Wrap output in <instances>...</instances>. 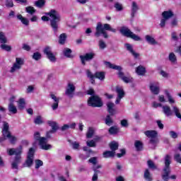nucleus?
<instances>
[{
  "label": "nucleus",
  "mask_w": 181,
  "mask_h": 181,
  "mask_svg": "<svg viewBox=\"0 0 181 181\" xmlns=\"http://www.w3.org/2000/svg\"><path fill=\"white\" fill-rule=\"evenodd\" d=\"M46 16H43L41 19L44 22H47L50 21L51 27L54 32V33H57V30L59 29V22H60V14L56 10H51L50 12L47 13Z\"/></svg>",
  "instance_id": "f257e3e1"
},
{
  "label": "nucleus",
  "mask_w": 181,
  "mask_h": 181,
  "mask_svg": "<svg viewBox=\"0 0 181 181\" xmlns=\"http://www.w3.org/2000/svg\"><path fill=\"white\" fill-rule=\"evenodd\" d=\"M109 32H112V33H117V29L111 28V25L108 23H105L103 25L101 23H98L95 28V37H100L102 35L105 39H108Z\"/></svg>",
  "instance_id": "f03ea898"
},
{
  "label": "nucleus",
  "mask_w": 181,
  "mask_h": 181,
  "mask_svg": "<svg viewBox=\"0 0 181 181\" xmlns=\"http://www.w3.org/2000/svg\"><path fill=\"white\" fill-rule=\"evenodd\" d=\"M165 166L163 169V175L161 176L163 180L169 181V175H170V163H172V157L167 154L164 157Z\"/></svg>",
  "instance_id": "7ed1b4c3"
},
{
  "label": "nucleus",
  "mask_w": 181,
  "mask_h": 181,
  "mask_svg": "<svg viewBox=\"0 0 181 181\" xmlns=\"http://www.w3.org/2000/svg\"><path fill=\"white\" fill-rule=\"evenodd\" d=\"M34 139L36 142H38L41 149L44 151L52 149V145L47 144V139L46 137L40 136V132H35L34 133Z\"/></svg>",
  "instance_id": "20e7f679"
},
{
  "label": "nucleus",
  "mask_w": 181,
  "mask_h": 181,
  "mask_svg": "<svg viewBox=\"0 0 181 181\" xmlns=\"http://www.w3.org/2000/svg\"><path fill=\"white\" fill-rule=\"evenodd\" d=\"M119 32L123 36L130 37V39H132L136 42H139L141 40L139 36L135 35L132 31H131V30H129V28L127 27H122Z\"/></svg>",
  "instance_id": "39448f33"
},
{
  "label": "nucleus",
  "mask_w": 181,
  "mask_h": 181,
  "mask_svg": "<svg viewBox=\"0 0 181 181\" xmlns=\"http://www.w3.org/2000/svg\"><path fill=\"white\" fill-rule=\"evenodd\" d=\"M173 12L170 10L163 11L161 14L163 18H161L160 21V27L165 28L168 23V20L170 19V18H173Z\"/></svg>",
  "instance_id": "423d86ee"
},
{
  "label": "nucleus",
  "mask_w": 181,
  "mask_h": 181,
  "mask_svg": "<svg viewBox=\"0 0 181 181\" xmlns=\"http://www.w3.org/2000/svg\"><path fill=\"white\" fill-rule=\"evenodd\" d=\"M2 132L4 138H8L11 144H15L16 142V138L11 135V132H9V124L7 122L4 123Z\"/></svg>",
  "instance_id": "0eeeda50"
},
{
  "label": "nucleus",
  "mask_w": 181,
  "mask_h": 181,
  "mask_svg": "<svg viewBox=\"0 0 181 181\" xmlns=\"http://www.w3.org/2000/svg\"><path fill=\"white\" fill-rule=\"evenodd\" d=\"M88 105L89 107H103V102H101V98L98 95H93L88 100Z\"/></svg>",
  "instance_id": "6e6552de"
},
{
  "label": "nucleus",
  "mask_w": 181,
  "mask_h": 181,
  "mask_svg": "<svg viewBox=\"0 0 181 181\" xmlns=\"http://www.w3.org/2000/svg\"><path fill=\"white\" fill-rule=\"evenodd\" d=\"M35 158V148H30L28 151V154L27 156V160L24 163L25 168H30L32 165H33V159Z\"/></svg>",
  "instance_id": "1a4fd4ad"
},
{
  "label": "nucleus",
  "mask_w": 181,
  "mask_h": 181,
  "mask_svg": "<svg viewBox=\"0 0 181 181\" xmlns=\"http://www.w3.org/2000/svg\"><path fill=\"white\" fill-rule=\"evenodd\" d=\"M24 64L25 60L23 58H16V62L13 64V67H11L10 73H15L16 70H21Z\"/></svg>",
  "instance_id": "9d476101"
},
{
  "label": "nucleus",
  "mask_w": 181,
  "mask_h": 181,
  "mask_svg": "<svg viewBox=\"0 0 181 181\" xmlns=\"http://www.w3.org/2000/svg\"><path fill=\"white\" fill-rule=\"evenodd\" d=\"M94 57H95V53L94 52H89L85 54L84 55L79 56L81 63L83 64V66H86V62H91Z\"/></svg>",
  "instance_id": "9b49d317"
},
{
  "label": "nucleus",
  "mask_w": 181,
  "mask_h": 181,
  "mask_svg": "<svg viewBox=\"0 0 181 181\" xmlns=\"http://www.w3.org/2000/svg\"><path fill=\"white\" fill-rule=\"evenodd\" d=\"M43 52L44 54H46L47 59H49V62H51L52 63H56L57 59H56V56H54V54L52 52V47H45Z\"/></svg>",
  "instance_id": "f8f14e48"
},
{
  "label": "nucleus",
  "mask_w": 181,
  "mask_h": 181,
  "mask_svg": "<svg viewBox=\"0 0 181 181\" xmlns=\"http://www.w3.org/2000/svg\"><path fill=\"white\" fill-rule=\"evenodd\" d=\"M144 134L148 136V138H151L150 143H151L153 145H155V144L158 142V139L156 138V136H158V132H156V131L148 130L145 132Z\"/></svg>",
  "instance_id": "ddd939ff"
},
{
  "label": "nucleus",
  "mask_w": 181,
  "mask_h": 181,
  "mask_svg": "<svg viewBox=\"0 0 181 181\" xmlns=\"http://www.w3.org/2000/svg\"><path fill=\"white\" fill-rule=\"evenodd\" d=\"M23 151V148L22 146H19L17 148H12L7 149V153H8L9 156H13L15 155L16 156H21L22 155V152Z\"/></svg>",
  "instance_id": "4468645a"
},
{
  "label": "nucleus",
  "mask_w": 181,
  "mask_h": 181,
  "mask_svg": "<svg viewBox=\"0 0 181 181\" xmlns=\"http://www.w3.org/2000/svg\"><path fill=\"white\" fill-rule=\"evenodd\" d=\"M74 91H76V86L74 84L69 83L65 90V95H67L69 98H73L74 97Z\"/></svg>",
  "instance_id": "2eb2a0df"
},
{
  "label": "nucleus",
  "mask_w": 181,
  "mask_h": 181,
  "mask_svg": "<svg viewBox=\"0 0 181 181\" xmlns=\"http://www.w3.org/2000/svg\"><path fill=\"white\" fill-rule=\"evenodd\" d=\"M116 93H117V98L115 104H118L125 96V92H124V89L122 87L116 86Z\"/></svg>",
  "instance_id": "dca6fc26"
},
{
  "label": "nucleus",
  "mask_w": 181,
  "mask_h": 181,
  "mask_svg": "<svg viewBox=\"0 0 181 181\" xmlns=\"http://www.w3.org/2000/svg\"><path fill=\"white\" fill-rule=\"evenodd\" d=\"M124 46L127 52H130L131 54L134 57V59H138V57H139V53L134 50V47L131 44L127 43L124 45Z\"/></svg>",
  "instance_id": "f3484780"
},
{
  "label": "nucleus",
  "mask_w": 181,
  "mask_h": 181,
  "mask_svg": "<svg viewBox=\"0 0 181 181\" xmlns=\"http://www.w3.org/2000/svg\"><path fill=\"white\" fill-rule=\"evenodd\" d=\"M150 90L151 91L155 94L156 95H158L159 94V82H153L150 83Z\"/></svg>",
  "instance_id": "a211bd4d"
},
{
  "label": "nucleus",
  "mask_w": 181,
  "mask_h": 181,
  "mask_svg": "<svg viewBox=\"0 0 181 181\" xmlns=\"http://www.w3.org/2000/svg\"><path fill=\"white\" fill-rule=\"evenodd\" d=\"M47 124L52 128V129L50 130V132L52 133L57 132V130L59 129V124H57V122L52 120H48L47 122Z\"/></svg>",
  "instance_id": "6ab92c4d"
},
{
  "label": "nucleus",
  "mask_w": 181,
  "mask_h": 181,
  "mask_svg": "<svg viewBox=\"0 0 181 181\" xmlns=\"http://www.w3.org/2000/svg\"><path fill=\"white\" fill-rule=\"evenodd\" d=\"M118 76L119 77V78H121V80H122V81H124V83H132V81H134V79L132 78V77L131 76H125V75H124V72L120 71L118 72Z\"/></svg>",
  "instance_id": "aec40b11"
},
{
  "label": "nucleus",
  "mask_w": 181,
  "mask_h": 181,
  "mask_svg": "<svg viewBox=\"0 0 181 181\" xmlns=\"http://www.w3.org/2000/svg\"><path fill=\"white\" fill-rule=\"evenodd\" d=\"M139 11V6H138V4L135 1H132V13L131 16L132 18H135V15L136 13Z\"/></svg>",
  "instance_id": "412c9836"
},
{
  "label": "nucleus",
  "mask_w": 181,
  "mask_h": 181,
  "mask_svg": "<svg viewBox=\"0 0 181 181\" xmlns=\"http://www.w3.org/2000/svg\"><path fill=\"white\" fill-rule=\"evenodd\" d=\"M163 112L166 115V117H170L173 115V112L172 111V109H170V107L168 105H163L162 107Z\"/></svg>",
  "instance_id": "4be33fe9"
},
{
  "label": "nucleus",
  "mask_w": 181,
  "mask_h": 181,
  "mask_svg": "<svg viewBox=\"0 0 181 181\" xmlns=\"http://www.w3.org/2000/svg\"><path fill=\"white\" fill-rule=\"evenodd\" d=\"M105 65L108 66L109 69H112L113 70H117L119 73L122 71V66L111 64L110 62H106Z\"/></svg>",
  "instance_id": "5701e85b"
},
{
  "label": "nucleus",
  "mask_w": 181,
  "mask_h": 181,
  "mask_svg": "<svg viewBox=\"0 0 181 181\" xmlns=\"http://www.w3.org/2000/svg\"><path fill=\"white\" fill-rule=\"evenodd\" d=\"M136 73L138 76H145L146 69L144 66L139 65L136 68Z\"/></svg>",
  "instance_id": "b1692460"
},
{
  "label": "nucleus",
  "mask_w": 181,
  "mask_h": 181,
  "mask_svg": "<svg viewBox=\"0 0 181 181\" xmlns=\"http://www.w3.org/2000/svg\"><path fill=\"white\" fill-rule=\"evenodd\" d=\"M22 159L21 156H16L14 160L11 163L12 169H18L19 163H21V160Z\"/></svg>",
  "instance_id": "393cba45"
},
{
  "label": "nucleus",
  "mask_w": 181,
  "mask_h": 181,
  "mask_svg": "<svg viewBox=\"0 0 181 181\" xmlns=\"http://www.w3.org/2000/svg\"><path fill=\"white\" fill-rule=\"evenodd\" d=\"M107 112L110 115H114L115 114V109H114V107H115V105L112 102H108L107 103Z\"/></svg>",
  "instance_id": "a878e982"
},
{
  "label": "nucleus",
  "mask_w": 181,
  "mask_h": 181,
  "mask_svg": "<svg viewBox=\"0 0 181 181\" xmlns=\"http://www.w3.org/2000/svg\"><path fill=\"white\" fill-rule=\"evenodd\" d=\"M145 39L149 45H158V42L152 35H147L145 36Z\"/></svg>",
  "instance_id": "bb28decb"
},
{
  "label": "nucleus",
  "mask_w": 181,
  "mask_h": 181,
  "mask_svg": "<svg viewBox=\"0 0 181 181\" xmlns=\"http://www.w3.org/2000/svg\"><path fill=\"white\" fill-rule=\"evenodd\" d=\"M95 78H98L100 81H104V80H105V73L103 71L95 72Z\"/></svg>",
  "instance_id": "cd10ccee"
},
{
  "label": "nucleus",
  "mask_w": 181,
  "mask_h": 181,
  "mask_svg": "<svg viewBox=\"0 0 181 181\" xmlns=\"http://www.w3.org/2000/svg\"><path fill=\"white\" fill-rule=\"evenodd\" d=\"M134 147L136 148V151H141L144 149V144L141 141L136 140L134 141Z\"/></svg>",
  "instance_id": "c85d7f7f"
},
{
  "label": "nucleus",
  "mask_w": 181,
  "mask_h": 181,
  "mask_svg": "<svg viewBox=\"0 0 181 181\" xmlns=\"http://www.w3.org/2000/svg\"><path fill=\"white\" fill-rule=\"evenodd\" d=\"M8 110L11 114H18V107L14 104H8Z\"/></svg>",
  "instance_id": "c756f323"
},
{
  "label": "nucleus",
  "mask_w": 181,
  "mask_h": 181,
  "mask_svg": "<svg viewBox=\"0 0 181 181\" xmlns=\"http://www.w3.org/2000/svg\"><path fill=\"white\" fill-rule=\"evenodd\" d=\"M109 146L112 151V152H115L118 149V146H119V144H118V142L113 141L111 143H110Z\"/></svg>",
  "instance_id": "7c9ffc66"
},
{
  "label": "nucleus",
  "mask_w": 181,
  "mask_h": 181,
  "mask_svg": "<svg viewBox=\"0 0 181 181\" xmlns=\"http://www.w3.org/2000/svg\"><path fill=\"white\" fill-rule=\"evenodd\" d=\"M17 19L21 21V23H23V25H25V26L29 25V20H28L26 18H24L21 14L17 16Z\"/></svg>",
  "instance_id": "2f4dec72"
},
{
  "label": "nucleus",
  "mask_w": 181,
  "mask_h": 181,
  "mask_svg": "<svg viewBox=\"0 0 181 181\" xmlns=\"http://www.w3.org/2000/svg\"><path fill=\"white\" fill-rule=\"evenodd\" d=\"M18 110H25L26 102H25L24 98H20L18 101Z\"/></svg>",
  "instance_id": "473e14b6"
},
{
  "label": "nucleus",
  "mask_w": 181,
  "mask_h": 181,
  "mask_svg": "<svg viewBox=\"0 0 181 181\" xmlns=\"http://www.w3.org/2000/svg\"><path fill=\"white\" fill-rule=\"evenodd\" d=\"M25 12H27V13L29 15L33 16L35 13H36V9H35V7L29 6L25 7Z\"/></svg>",
  "instance_id": "72a5a7b5"
},
{
  "label": "nucleus",
  "mask_w": 181,
  "mask_h": 181,
  "mask_svg": "<svg viewBox=\"0 0 181 181\" xmlns=\"http://www.w3.org/2000/svg\"><path fill=\"white\" fill-rule=\"evenodd\" d=\"M165 94L168 100V103L170 104H175V103H176V101L175 100V99L173 98V97H172V95H170V93H169L168 90H165Z\"/></svg>",
  "instance_id": "f704fd0d"
},
{
  "label": "nucleus",
  "mask_w": 181,
  "mask_h": 181,
  "mask_svg": "<svg viewBox=\"0 0 181 181\" xmlns=\"http://www.w3.org/2000/svg\"><path fill=\"white\" fill-rule=\"evenodd\" d=\"M67 39V35L66 33H62L59 35V45H64Z\"/></svg>",
  "instance_id": "c9c22d12"
},
{
  "label": "nucleus",
  "mask_w": 181,
  "mask_h": 181,
  "mask_svg": "<svg viewBox=\"0 0 181 181\" xmlns=\"http://www.w3.org/2000/svg\"><path fill=\"white\" fill-rule=\"evenodd\" d=\"M114 156H115V151H107L103 153V158H114Z\"/></svg>",
  "instance_id": "e433bc0d"
},
{
  "label": "nucleus",
  "mask_w": 181,
  "mask_h": 181,
  "mask_svg": "<svg viewBox=\"0 0 181 181\" xmlns=\"http://www.w3.org/2000/svg\"><path fill=\"white\" fill-rule=\"evenodd\" d=\"M144 177L145 180L152 181V175H151L149 170L146 169L145 170Z\"/></svg>",
  "instance_id": "4c0bfd02"
},
{
  "label": "nucleus",
  "mask_w": 181,
  "mask_h": 181,
  "mask_svg": "<svg viewBox=\"0 0 181 181\" xmlns=\"http://www.w3.org/2000/svg\"><path fill=\"white\" fill-rule=\"evenodd\" d=\"M45 4L46 0H37L35 2V5L37 8H43Z\"/></svg>",
  "instance_id": "58836bf2"
},
{
  "label": "nucleus",
  "mask_w": 181,
  "mask_h": 181,
  "mask_svg": "<svg viewBox=\"0 0 181 181\" xmlns=\"http://www.w3.org/2000/svg\"><path fill=\"white\" fill-rule=\"evenodd\" d=\"M118 127L112 126L109 129V134H110V135H115V134H118Z\"/></svg>",
  "instance_id": "ea45409f"
},
{
  "label": "nucleus",
  "mask_w": 181,
  "mask_h": 181,
  "mask_svg": "<svg viewBox=\"0 0 181 181\" xmlns=\"http://www.w3.org/2000/svg\"><path fill=\"white\" fill-rule=\"evenodd\" d=\"M168 59L171 63H176L177 59L176 58V55L173 52H170L168 56Z\"/></svg>",
  "instance_id": "a19ab883"
},
{
  "label": "nucleus",
  "mask_w": 181,
  "mask_h": 181,
  "mask_svg": "<svg viewBox=\"0 0 181 181\" xmlns=\"http://www.w3.org/2000/svg\"><path fill=\"white\" fill-rule=\"evenodd\" d=\"M34 123L36 125H40V124H43V118L42 117V116H40V115L37 116L35 117V119H34Z\"/></svg>",
  "instance_id": "79ce46f5"
},
{
  "label": "nucleus",
  "mask_w": 181,
  "mask_h": 181,
  "mask_svg": "<svg viewBox=\"0 0 181 181\" xmlns=\"http://www.w3.org/2000/svg\"><path fill=\"white\" fill-rule=\"evenodd\" d=\"M0 42L1 44L8 43V38L5 36V33L0 32Z\"/></svg>",
  "instance_id": "37998d69"
},
{
  "label": "nucleus",
  "mask_w": 181,
  "mask_h": 181,
  "mask_svg": "<svg viewBox=\"0 0 181 181\" xmlns=\"http://www.w3.org/2000/svg\"><path fill=\"white\" fill-rule=\"evenodd\" d=\"M0 47L2 50H5L6 52H11L12 50V47L8 45H6V43H3Z\"/></svg>",
  "instance_id": "c03bdc74"
},
{
  "label": "nucleus",
  "mask_w": 181,
  "mask_h": 181,
  "mask_svg": "<svg viewBox=\"0 0 181 181\" xmlns=\"http://www.w3.org/2000/svg\"><path fill=\"white\" fill-rule=\"evenodd\" d=\"M93 135H94V129L93 127H89L86 133V138H93Z\"/></svg>",
  "instance_id": "a18cd8bd"
},
{
  "label": "nucleus",
  "mask_w": 181,
  "mask_h": 181,
  "mask_svg": "<svg viewBox=\"0 0 181 181\" xmlns=\"http://www.w3.org/2000/svg\"><path fill=\"white\" fill-rule=\"evenodd\" d=\"M105 122L106 124V125H107L108 127H111V125H112V123L114 122L112 121V119L111 118V116H110V115H107Z\"/></svg>",
  "instance_id": "49530a36"
},
{
  "label": "nucleus",
  "mask_w": 181,
  "mask_h": 181,
  "mask_svg": "<svg viewBox=\"0 0 181 181\" xmlns=\"http://www.w3.org/2000/svg\"><path fill=\"white\" fill-rule=\"evenodd\" d=\"M71 49L69 48H65L64 49V54L66 57L71 58L73 56L71 55Z\"/></svg>",
  "instance_id": "de8ad7c7"
},
{
  "label": "nucleus",
  "mask_w": 181,
  "mask_h": 181,
  "mask_svg": "<svg viewBox=\"0 0 181 181\" xmlns=\"http://www.w3.org/2000/svg\"><path fill=\"white\" fill-rule=\"evenodd\" d=\"M173 112H175V115H176V117L177 118H180V119H181V114H180V112L179 111V108H177V107L176 106H173Z\"/></svg>",
  "instance_id": "09e8293b"
},
{
  "label": "nucleus",
  "mask_w": 181,
  "mask_h": 181,
  "mask_svg": "<svg viewBox=\"0 0 181 181\" xmlns=\"http://www.w3.org/2000/svg\"><path fill=\"white\" fill-rule=\"evenodd\" d=\"M147 165H148V167L150 169H153V170H155V169H157V167L155 165V163H153V161H152L151 160H148L147 161Z\"/></svg>",
  "instance_id": "8fccbe9b"
},
{
  "label": "nucleus",
  "mask_w": 181,
  "mask_h": 181,
  "mask_svg": "<svg viewBox=\"0 0 181 181\" xmlns=\"http://www.w3.org/2000/svg\"><path fill=\"white\" fill-rule=\"evenodd\" d=\"M98 46L101 50H104V49L107 47V44L105 43V42H104V40H100L98 42Z\"/></svg>",
  "instance_id": "3c124183"
},
{
  "label": "nucleus",
  "mask_w": 181,
  "mask_h": 181,
  "mask_svg": "<svg viewBox=\"0 0 181 181\" xmlns=\"http://www.w3.org/2000/svg\"><path fill=\"white\" fill-rule=\"evenodd\" d=\"M87 146H89V148H95L97 146V144H95V141L90 140L86 141Z\"/></svg>",
  "instance_id": "603ef678"
},
{
  "label": "nucleus",
  "mask_w": 181,
  "mask_h": 181,
  "mask_svg": "<svg viewBox=\"0 0 181 181\" xmlns=\"http://www.w3.org/2000/svg\"><path fill=\"white\" fill-rule=\"evenodd\" d=\"M33 59L36 61L40 60L42 59V54L40 52H35L33 54Z\"/></svg>",
  "instance_id": "864d4df0"
},
{
  "label": "nucleus",
  "mask_w": 181,
  "mask_h": 181,
  "mask_svg": "<svg viewBox=\"0 0 181 181\" xmlns=\"http://www.w3.org/2000/svg\"><path fill=\"white\" fill-rule=\"evenodd\" d=\"M120 125L123 128H128V127H129V124L128 123V120H127V119L121 120Z\"/></svg>",
  "instance_id": "5fc2aeb1"
},
{
  "label": "nucleus",
  "mask_w": 181,
  "mask_h": 181,
  "mask_svg": "<svg viewBox=\"0 0 181 181\" xmlns=\"http://www.w3.org/2000/svg\"><path fill=\"white\" fill-rule=\"evenodd\" d=\"M174 160L177 162V163H180L181 164V155L180 153H175L174 155Z\"/></svg>",
  "instance_id": "6e6d98bb"
},
{
  "label": "nucleus",
  "mask_w": 181,
  "mask_h": 181,
  "mask_svg": "<svg viewBox=\"0 0 181 181\" xmlns=\"http://www.w3.org/2000/svg\"><path fill=\"white\" fill-rule=\"evenodd\" d=\"M35 169H39V168H40V166H43V161H42V160H35Z\"/></svg>",
  "instance_id": "4d7b16f0"
},
{
  "label": "nucleus",
  "mask_w": 181,
  "mask_h": 181,
  "mask_svg": "<svg viewBox=\"0 0 181 181\" xmlns=\"http://www.w3.org/2000/svg\"><path fill=\"white\" fill-rule=\"evenodd\" d=\"M170 26L172 28H176L177 26V18H173L170 23Z\"/></svg>",
  "instance_id": "13d9d810"
},
{
  "label": "nucleus",
  "mask_w": 181,
  "mask_h": 181,
  "mask_svg": "<svg viewBox=\"0 0 181 181\" xmlns=\"http://www.w3.org/2000/svg\"><path fill=\"white\" fill-rule=\"evenodd\" d=\"M115 8L118 11H121L123 9L122 4H119V2H116L115 4Z\"/></svg>",
  "instance_id": "bf43d9fd"
},
{
  "label": "nucleus",
  "mask_w": 181,
  "mask_h": 181,
  "mask_svg": "<svg viewBox=\"0 0 181 181\" xmlns=\"http://www.w3.org/2000/svg\"><path fill=\"white\" fill-rule=\"evenodd\" d=\"M5 4L7 8H13V1L12 0H6Z\"/></svg>",
  "instance_id": "052dcab7"
},
{
  "label": "nucleus",
  "mask_w": 181,
  "mask_h": 181,
  "mask_svg": "<svg viewBox=\"0 0 181 181\" xmlns=\"http://www.w3.org/2000/svg\"><path fill=\"white\" fill-rule=\"evenodd\" d=\"M120 152L121 153H117V158H122V156H124L125 153H127L124 148L120 149Z\"/></svg>",
  "instance_id": "680f3d73"
},
{
  "label": "nucleus",
  "mask_w": 181,
  "mask_h": 181,
  "mask_svg": "<svg viewBox=\"0 0 181 181\" xmlns=\"http://www.w3.org/2000/svg\"><path fill=\"white\" fill-rule=\"evenodd\" d=\"M86 76L88 78H93V77H95V74H93V73L90 71V69L86 70Z\"/></svg>",
  "instance_id": "e2e57ef3"
},
{
  "label": "nucleus",
  "mask_w": 181,
  "mask_h": 181,
  "mask_svg": "<svg viewBox=\"0 0 181 181\" xmlns=\"http://www.w3.org/2000/svg\"><path fill=\"white\" fill-rule=\"evenodd\" d=\"M160 76H162V77H164V78H169V74L167 73L166 71L161 70L160 71Z\"/></svg>",
  "instance_id": "0e129e2a"
},
{
  "label": "nucleus",
  "mask_w": 181,
  "mask_h": 181,
  "mask_svg": "<svg viewBox=\"0 0 181 181\" xmlns=\"http://www.w3.org/2000/svg\"><path fill=\"white\" fill-rule=\"evenodd\" d=\"M89 163L92 165H97V157H92L88 160Z\"/></svg>",
  "instance_id": "69168bd1"
},
{
  "label": "nucleus",
  "mask_w": 181,
  "mask_h": 181,
  "mask_svg": "<svg viewBox=\"0 0 181 181\" xmlns=\"http://www.w3.org/2000/svg\"><path fill=\"white\" fill-rule=\"evenodd\" d=\"M50 98L53 100L54 103H59L60 98L54 95V94H50Z\"/></svg>",
  "instance_id": "338daca9"
},
{
  "label": "nucleus",
  "mask_w": 181,
  "mask_h": 181,
  "mask_svg": "<svg viewBox=\"0 0 181 181\" xmlns=\"http://www.w3.org/2000/svg\"><path fill=\"white\" fill-rule=\"evenodd\" d=\"M170 136L173 139H176V138H177V133H176V132H174V131H170Z\"/></svg>",
  "instance_id": "774afa93"
}]
</instances>
